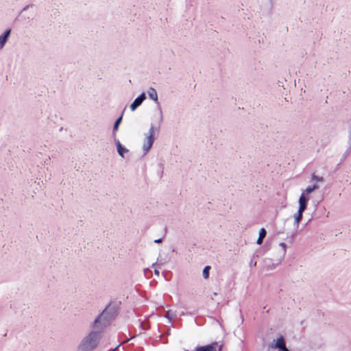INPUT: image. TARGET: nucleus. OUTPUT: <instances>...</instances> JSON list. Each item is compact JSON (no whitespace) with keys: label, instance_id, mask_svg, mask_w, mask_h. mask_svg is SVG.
I'll use <instances>...</instances> for the list:
<instances>
[{"label":"nucleus","instance_id":"f257e3e1","mask_svg":"<svg viewBox=\"0 0 351 351\" xmlns=\"http://www.w3.org/2000/svg\"><path fill=\"white\" fill-rule=\"evenodd\" d=\"M317 189L318 185L313 184L307 186L305 189L302 191L301 195L298 199L299 206L298 211L293 215L294 223L296 226H298L302 218L303 213L307 208L308 202L311 199V194Z\"/></svg>","mask_w":351,"mask_h":351},{"label":"nucleus","instance_id":"f03ea898","mask_svg":"<svg viewBox=\"0 0 351 351\" xmlns=\"http://www.w3.org/2000/svg\"><path fill=\"white\" fill-rule=\"evenodd\" d=\"M101 338L99 330H93L86 335L77 346L78 351H93L98 346Z\"/></svg>","mask_w":351,"mask_h":351},{"label":"nucleus","instance_id":"7ed1b4c3","mask_svg":"<svg viewBox=\"0 0 351 351\" xmlns=\"http://www.w3.org/2000/svg\"><path fill=\"white\" fill-rule=\"evenodd\" d=\"M156 128L153 123L150 124L149 130L143 134L141 149L143 155H146L152 149L156 139Z\"/></svg>","mask_w":351,"mask_h":351},{"label":"nucleus","instance_id":"20e7f679","mask_svg":"<svg viewBox=\"0 0 351 351\" xmlns=\"http://www.w3.org/2000/svg\"><path fill=\"white\" fill-rule=\"evenodd\" d=\"M147 93L149 98L158 104V114L157 116L155 115L154 119L156 122L160 125L163 121V114L162 108L159 106L158 93L156 89L152 87L149 88Z\"/></svg>","mask_w":351,"mask_h":351},{"label":"nucleus","instance_id":"39448f33","mask_svg":"<svg viewBox=\"0 0 351 351\" xmlns=\"http://www.w3.org/2000/svg\"><path fill=\"white\" fill-rule=\"evenodd\" d=\"M108 312L104 311L101 315H99L95 320L93 323V328L95 330H99L105 327L109 323L108 319Z\"/></svg>","mask_w":351,"mask_h":351},{"label":"nucleus","instance_id":"423d86ee","mask_svg":"<svg viewBox=\"0 0 351 351\" xmlns=\"http://www.w3.org/2000/svg\"><path fill=\"white\" fill-rule=\"evenodd\" d=\"M276 252L278 256V263H281L284 259L287 252V245L284 242H281L276 248Z\"/></svg>","mask_w":351,"mask_h":351},{"label":"nucleus","instance_id":"0eeeda50","mask_svg":"<svg viewBox=\"0 0 351 351\" xmlns=\"http://www.w3.org/2000/svg\"><path fill=\"white\" fill-rule=\"evenodd\" d=\"M146 99L145 94L144 93H141L138 97H136L134 101L130 105V109L132 111H134L138 106L141 105V104Z\"/></svg>","mask_w":351,"mask_h":351},{"label":"nucleus","instance_id":"6e6552de","mask_svg":"<svg viewBox=\"0 0 351 351\" xmlns=\"http://www.w3.org/2000/svg\"><path fill=\"white\" fill-rule=\"evenodd\" d=\"M118 154L123 158L125 155L129 152V149L124 147L119 140L114 141Z\"/></svg>","mask_w":351,"mask_h":351},{"label":"nucleus","instance_id":"1a4fd4ad","mask_svg":"<svg viewBox=\"0 0 351 351\" xmlns=\"http://www.w3.org/2000/svg\"><path fill=\"white\" fill-rule=\"evenodd\" d=\"M11 29H7L2 34L0 35V50L2 49L5 45L10 36Z\"/></svg>","mask_w":351,"mask_h":351},{"label":"nucleus","instance_id":"9d476101","mask_svg":"<svg viewBox=\"0 0 351 351\" xmlns=\"http://www.w3.org/2000/svg\"><path fill=\"white\" fill-rule=\"evenodd\" d=\"M275 347L280 349L282 351H289V350L285 346V339L282 337L276 339Z\"/></svg>","mask_w":351,"mask_h":351},{"label":"nucleus","instance_id":"9b49d317","mask_svg":"<svg viewBox=\"0 0 351 351\" xmlns=\"http://www.w3.org/2000/svg\"><path fill=\"white\" fill-rule=\"evenodd\" d=\"M196 351H217V346L215 344L198 347Z\"/></svg>","mask_w":351,"mask_h":351},{"label":"nucleus","instance_id":"f8f14e48","mask_svg":"<svg viewBox=\"0 0 351 351\" xmlns=\"http://www.w3.org/2000/svg\"><path fill=\"white\" fill-rule=\"evenodd\" d=\"M266 234H267V232H266V230L264 228H262L259 230L258 238V239L256 241V243L258 245H261L263 243V240L265 237Z\"/></svg>","mask_w":351,"mask_h":351},{"label":"nucleus","instance_id":"ddd939ff","mask_svg":"<svg viewBox=\"0 0 351 351\" xmlns=\"http://www.w3.org/2000/svg\"><path fill=\"white\" fill-rule=\"evenodd\" d=\"M122 120V117H120L119 118H118L114 124V126H113V135L115 136V133L116 132L119 130V124L121 123Z\"/></svg>","mask_w":351,"mask_h":351},{"label":"nucleus","instance_id":"4468645a","mask_svg":"<svg viewBox=\"0 0 351 351\" xmlns=\"http://www.w3.org/2000/svg\"><path fill=\"white\" fill-rule=\"evenodd\" d=\"M210 266H206L204 268L202 275L205 279H207L209 276Z\"/></svg>","mask_w":351,"mask_h":351},{"label":"nucleus","instance_id":"2eb2a0df","mask_svg":"<svg viewBox=\"0 0 351 351\" xmlns=\"http://www.w3.org/2000/svg\"><path fill=\"white\" fill-rule=\"evenodd\" d=\"M165 317L169 320H171L176 317V313L172 311L169 310L167 312Z\"/></svg>","mask_w":351,"mask_h":351},{"label":"nucleus","instance_id":"dca6fc26","mask_svg":"<svg viewBox=\"0 0 351 351\" xmlns=\"http://www.w3.org/2000/svg\"><path fill=\"white\" fill-rule=\"evenodd\" d=\"M154 242H155V243H160V242H162V239H156V240H154Z\"/></svg>","mask_w":351,"mask_h":351},{"label":"nucleus","instance_id":"f3484780","mask_svg":"<svg viewBox=\"0 0 351 351\" xmlns=\"http://www.w3.org/2000/svg\"><path fill=\"white\" fill-rule=\"evenodd\" d=\"M154 272H155V274H156L157 276H159V271H158V270L155 269Z\"/></svg>","mask_w":351,"mask_h":351}]
</instances>
